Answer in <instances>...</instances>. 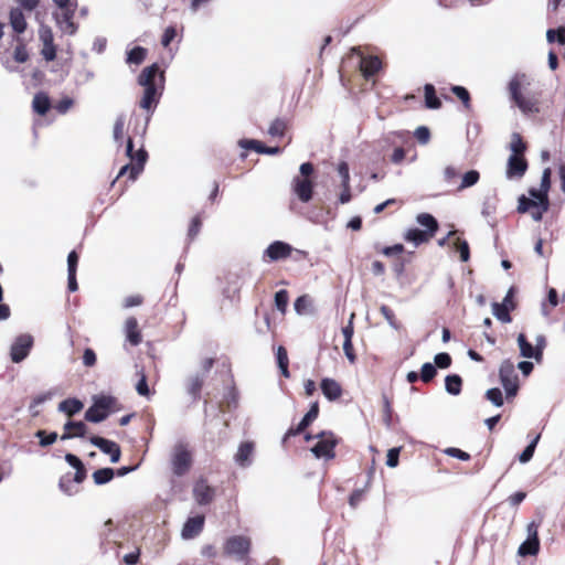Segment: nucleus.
<instances>
[{
    "instance_id": "bb28decb",
    "label": "nucleus",
    "mask_w": 565,
    "mask_h": 565,
    "mask_svg": "<svg viewBox=\"0 0 565 565\" xmlns=\"http://www.w3.org/2000/svg\"><path fill=\"white\" fill-rule=\"evenodd\" d=\"M416 221L419 225L424 226L425 232L429 233L433 237L438 231V222L437 220L429 213H420L416 216Z\"/></svg>"
},
{
    "instance_id": "774afa93",
    "label": "nucleus",
    "mask_w": 565,
    "mask_h": 565,
    "mask_svg": "<svg viewBox=\"0 0 565 565\" xmlns=\"http://www.w3.org/2000/svg\"><path fill=\"white\" fill-rule=\"evenodd\" d=\"M310 301L307 296H300L298 297L294 302V309L298 315H302L307 307L309 306Z\"/></svg>"
},
{
    "instance_id": "a18cd8bd",
    "label": "nucleus",
    "mask_w": 565,
    "mask_h": 565,
    "mask_svg": "<svg viewBox=\"0 0 565 565\" xmlns=\"http://www.w3.org/2000/svg\"><path fill=\"white\" fill-rule=\"evenodd\" d=\"M53 396V393L52 392H45V393H42V394H39L36 396L33 397L30 406H29V411L30 413L33 415V416H36L39 414V411H36L35 408L47 402L49 399H51Z\"/></svg>"
},
{
    "instance_id": "dca6fc26",
    "label": "nucleus",
    "mask_w": 565,
    "mask_h": 565,
    "mask_svg": "<svg viewBox=\"0 0 565 565\" xmlns=\"http://www.w3.org/2000/svg\"><path fill=\"white\" fill-rule=\"evenodd\" d=\"M352 52L360 55V68L366 79L375 75L382 68V62L377 56H363L356 47H353Z\"/></svg>"
},
{
    "instance_id": "864d4df0",
    "label": "nucleus",
    "mask_w": 565,
    "mask_h": 565,
    "mask_svg": "<svg viewBox=\"0 0 565 565\" xmlns=\"http://www.w3.org/2000/svg\"><path fill=\"white\" fill-rule=\"evenodd\" d=\"M436 369H448L451 365V356L449 353L440 352L437 353L434 358Z\"/></svg>"
},
{
    "instance_id": "bf43d9fd",
    "label": "nucleus",
    "mask_w": 565,
    "mask_h": 565,
    "mask_svg": "<svg viewBox=\"0 0 565 565\" xmlns=\"http://www.w3.org/2000/svg\"><path fill=\"white\" fill-rule=\"evenodd\" d=\"M136 391L141 396H149V394H150V390H149V386L147 383V377L142 371L140 372V379L136 384Z\"/></svg>"
},
{
    "instance_id": "4468645a",
    "label": "nucleus",
    "mask_w": 565,
    "mask_h": 565,
    "mask_svg": "<svg viewBox=\"0 0 565 565\" xmlns=\"http://www.w3.org/2000/svg\"><path fill=\"white\" fill-rule=\"evenodd\" d=\"M527 170V161L523 156L511 154L508 159L505 175L508 179H521Z\"/></svg>"
},
{
    "instance_id": "423d86ee",
    "label": "nucleus",
    "mask_w": 565,
    "mask_h": 565,
    "mask_svg": "<svg viewBox=\"0 0 565 565\" xmlns=\"http://www.w3.org/2000/svg\"><path fill=\"white\" fill-rule=\"evenodd\" d=\"M116 399L113 396L100 395L94 398V403L85 412V419L90 423H100L109 415L110 407L115 404Z\"/></svg>"
},
{
    "instance_id": "aec40b11",
    "label": "nucleus",
    "mask_w": 565,
    "mask_h": 565,
    "mask_svg": "<svg viewBox=\"0 0 565 565\" xmlns=\"http://www.w3.org/2000/svg\"><path fill=\"white\" fill-rule=\"evenodd\" d=\"M499 379L503 387L519 384L515 366L509 359L503 360L499 367Z\"/></svg>"
},
{
    "instance_id": "5701e85b",
    "label": "nucleus",
    "mask_w": 565,
    "mask_h": 565,
    "mask_svg": "<svg viewBox=\"0 0 565 565\" xmlns=\"http://www.w3.org/2000/svg\"><path fill=\"white\" fill-rule=\"evenodd\" d=\"M125 331L127 341L136 347L141 342V334L138 329V321L135 317H129L125 322Z\"/></svg>"
},
{
    "instance_id": "f03ea898",
    "label": "nucleus",
    "mask_w": 565,
    "mask_h": 565,
    "mask_svg": "<svg viewBox=\"0 0 565 565\" xmlns=\"http://www.w3.org/2000/svg\"><path fill=\"white\" fill-rule=\"evenodd\" d=\"M531 86V78L525 73L514 74L508 83V93L510 100L525 115H536L541 111V95L540 90H533Z\"/></svg>"
},
{
    "instance_id": "1a4fd4ad",
    "label": "nucleus",
    "mask_w": 565,
    "mask_h": 565,
    "mask_svg": "<svg viewBox=\"0 0 565 565\" xmlns=\"http://www.w3.org/2000/svg\"><path fill=\"white\" fill-rule=\"evenodd\" d=\"M148 160V152L146 151L143 143L141 142L140 148L136 152V163H127L120 168L117 179L128 173V178L131 181H136L139 174L143 171L145 164Z\"/></svg>"
},
{
    "instance_id": "f8f14e48",
    "label": "nucleus",
    "mask_w": 565,
    "mask_h": 565,
    "mask_svg": "<svg viewBox=\"0 0 565 565\" xmlns=\"http://www.w3.org/2000/svg\"><path fill=\"white\" fill-rule=\"evenodd\" d=\"M89 443L97 447L102 452L109 455L111 463L119 461L121 451L117 443L99 436H92L89 438Z\"/></svg>"
},
{
    "instance_id": "4be33fe9",
    "label": "nucleus",
    "mask_w": 565,
    "mask_h": 565,
    "mask_svg": "<svg viewBox=\"0 0 565 565\" xmlns=\"http://www.w3.org/2000/svg\"><path fill=\"white\" fill-rule=\"evenodd\" d=\"M320 387H321L322 394L329 401H335L342 394V388H341L340 384L333 379H329V377L323 379L321 381Z\"/></svg>"
},
{
    "instance_id": "a211bd4d",
    "label": "nucleus",
    "mask_w": 565,
    "mask_h": 565,
    "mask_svg": "<svg viewBox=\"0 0 565 565\" xmlns=\"http://www.w3.org/2000/svg\"><path fill=\"white\" fill-rule=\"evenodd\" d=\"M205 518L204 515H195L188 518L184 522L183 527L181 530V536L184 540H191L198 536L204 526Z\"/></svg>"
},
{
    "instance_id": "6e6552de",
    "label": "nucleus",
    "mask_w": 565,
    "mask_h": 565,
    "mask_svg": "<svg viewBox=\"0 0 565 565\" xmlns=\"http://www.w3.org/2000/svg\"><path fill=\"white\" fill-rule=\"evenodd\" d=\"M77 8V1L66 8H61L60 13H54V20L63 33L74 35L77 32V24L74 22L75 10Z\"/></svg>"
},
{
    "instance_id": "b1692460",
    "label": "nucleus",
    "mask_w": 565,
    "mask_h": 565,
    "mask_svg": "<svg viewBox=\"0 0 565 565\" xmlns=\"http://www.w3.org/2000/svg\"><path fill=\"white\" fill-rule=\"evenodd\" d=\"M518 344L520 348V354L526 359H534L535 361H541V352H536L534 347L527 341L526 337L523 333L518 335Z\"/></svg>"
},
{
    "instance_id": "2eb2a0df",
    "label": "nucleus",
    "mask_w": 565,
    "mask_h": 565,
    "mask_svg": "<svg viewBox=\"0 0 565 565\" xmlns=\"http://www.w3.org/2000/svg\"><path fill=\"white\" fill-rule=\"evenodd\" d=\"M250 542L244 536H232L225 543V552L243 558L249 551Z\"/></svg>"
},
{
    "instance_id": "79ce46f5",
    "label": "nucleus",
    "mask_w": 565,
    "mask_h": 565,
    "mask_svg": "<svg viewBox=\"0 0 565 565\" xmlns=\"http://www.w3.org/2000/svg\"><path fill=\"white\" fill-rule=\"evenodd\" d=\"M480 179V174L477 170H470L466 172L461 179V183L458 186V190H463L475 185Z\"/></svg>"
},
{
    "instance_id": "e433bc0d",
    "label": "nucleus",
    "mask_w": 565,
    "mask_h": 565,
    "mask_svg": "<svg viewBox=\"0 0 565 565\" xmlns=\"http://www.w3.org/2000/svg\"><path fill=\"white\" fill-rule=\"evenodd\" d=\"M126 124V116L124 114H119L116 117L114 129H113V138L114 141L118 145H122V136H124V128Z\"/></svg>"
},
{
    "instance_id": "de8ad7c7",
    "label": "nucleus",
    "mask_w": 565,
    "mask_h": 565,
    "mask_svg": "<svg viewBox=\"0 0 565 565\" xmlns=\"http://www.w3.org/2000/svg\"><path fill=\"white\" fill-rule=\"evenodd\" d=\"M436 374H437L436 366L433 363L427 362V363L423 364L419 375H420V380L424 383H429L430 381L434 380Z\"/></svg>"
},
{
    "instance_id": "7ed1b4c3",
    "label": "nucleus",
    "mask_w": 565,
    "mask_h": 565,
    "mask_svg": "<svg viewBox=\"0 0 565 565\" xmlns=\"http://www.w3.org/2000/svg\"><path fill=\"white\" fill-rule=\"evenodd\" d=\"M215 360L213 358H205L201 361L200 370L188 375L184 380V387L186 394L191 397L192 402H198L201 398V391L204 382L211 372Z\"/></svg>"
},
{
    "instance_id": "58836bf2",
    "label": "nucleus",
    "mask_w": 565,
    "mask_h": 565,
    "mask_svg": "<svg viewBox=\"0 0 565 565\" xmlns=\"http://www.w3.org/2000/svg\"><path fill=\"white\" fill-rule=\"evenodd\" d=\"M510 150L512 154L523 156V152L526 150V145L522 140V137L518 132H513L511 136Z\"/></svg>"
},
{
    "instance_id": "7c9ffc66",
    "label": "nucleus",
    "mask_w": 565,
    "mask_h": 565,
    "mask_svg": "<svg viewBox=\"0 0 565 565\" xmlns=\"http://www.w3.org/2000/svg\"><path fill=\"white\" fill-rule=\"evenodd\" d=\"M462 379L458 374H449L445 379V390L448 394L457 396L461 392Z\"/></svg>"
},
{
    "instance_id": "052dcab7",
    "label": "nucleus",
    "mask_w": 565,
    "mask_h": 565,
    "mask_svg": "<svg viewBox=\"0 0 565 565\" xmlns=\"http://www.w3.org/2000/svg\"><path fill=\"white\" fill-rule=\"evenodd\" d=\"M201 226H202V222H201L200 216H194L191 220V223H190V226H189V231H188L189 239L192 241L199 234V232L201 230Z\"/></svg>"
},
{
    "instance_id": "2f4dec72",
    "label": "nucleus",
    "mask_w": 565,
    "mask_h": 565,
    "mask_svg": "<svg viewBox=\"0 0 565 565\" xmlns=\"http://www.w3.org/2000/svg\"><path fill=\"white\" fill-rule=\"evenodd\" d=\"M425 93V106L429 109H439L441 102L436 95V90L433 84H426L424 86Z\"/></svg>"
},
{
    "instance_id": "473e14b6",
    "label": "nucleus",
    "mask_w": 565,
    "mask_h": 565,
    "mask_svg": "<svg viewBox=\"0 0 565 565\" xmlns=\"http://www.w3.org/2000/svg\"><path fill=\"white\" fill-rule=\"evenodd\" d=\"M497 211V204L494 198H486L482 203L481 215L487 220L490 226H494L493 214Z\"/></svg>"
},
{
    "instance_id": "c756f323",
    "label": "nucleus",
    "mask_w": 565,
    "mask_h": 565,
    "mask_svg": "<svg viewBox=\"0 0 565 565\" xmlns=\"http://www.w3.org/2000/svg\"><path fill=\"white\" fill-rule=\"evenodd\" d=\"M404 237L407 242L413 243L415 246H418L425 242H428L431 238L429 233H427L423 230L416 228V227L409 228L406 232Z\"/></svg>"
},
{
    "instance_id": "13d9d810",
    "label": "nucleus",
    "mask_w": 565,
    "mask_h": 565,
    "mask_svg": "<svg viewBox=\"0 0 565 565\" xmlns=\"http://www.w3.org/2000/svg\"><path fill=\"white\" fill-rule=\"evenodd\" d=\"M401 448L394 447L387 451L386 465L390 468H395L398 465Z\"/></svg>"
},
{
    "instance_id": "20e7f679",
    "label": "nucleus",
    "mask_w": 565,
    "mask_h": 565,
    "mask_svg": "<svg viewBox=\"0 0 565 565\" xmlns=\"http://www.w3.org/2000/svg\"><path fill=\"white\" fill-rule=\"evenodd\" d=\"M192 452L189 444L184 440H178L170 454V465L172 473L175 477L184 476L192 467Z\"/></svg>"
},
{
    "instance_id": "680f3d73",
    "label": "nucleus",
    "mask_w": 565,
    "mask_h": 565,
    "mask_svg": "<svg viewBox=\"0 0 565 565\" xmlns=\"http://www.w3.org/2000/svg\"><path fill=\"white\" fill-rule=\"evenodd\" d=\"M457 249H458L459 255H460V260L463 262V263L468 262L469 258H470V249H469L468 242L465 241V239H458Z\"/></svg>"
},
{
    "instance_id": "603ef678",
    "label": "nucleus",
    "mask_w": 565,
    "mask_h": 565,
    "mask_svg": "<svg viewBox=\"0 0 565 565\" xmlns=\"http://www.w3.org/2000/svg\"><path fill=\"white\" fill-rule=\"evenodd\" d=\"M338 173L341 178V186L348 188V185H350V171L349 164L345 161H341L338 164Z\"/></svg>"
},
{
    "instance_id": "338daca9",
    "label": "nucleus",
    "mask_w": 565,
    "mask_h": 565,
    "mask_svg": "<svg viewBox=\"0 0 565 565\" xmlns=\"http://www.w3.org/2000/svg\"><path fill=\"white\" fill-rule=\"evenodd\" d=\"M97 358L93 349L86 348L83 353V364L87 367H92L96 364Z\"/></svg>"
},
{
    "instance_id": "72a5a7b5",
    "label": "nucleus",
    "mask_w": 565,
    "mask_h": 565,
    "mask_svg": "<svg viewBox=\"0 0 565 565\" xmlns=\"http://www.w3.org/2000/svg\"><path fill=\"white\" fill-rule=\"evenodd\" d=\"M58 488L67 495H74L79 491L78 486L72 480L71 473H66L60 478Z\"/></svg>"
},
{
    "instance_id": "09e8293b",
    "label": "nucleus",
    "mask_w": 565,
    "mask_h": 565,
    "mask_svg": "<svg viewBox=\"0 0 565 565\" xmlns=\"http://www.w3.org/2000/svg\"><path fill=\"white\" fill-rule=\"evenodd\" d=\"M380 311L391 328H393L394 330L401 329V323L396 320L395 315L391 308H388L385 305H382Z\"/></svg>"
},
{
    "instance_id": "4d7b16f0",
    "label": "nucleus",
    "mask_w": 565,
    "mask_h": 565,
    "mask_svg": "<svg viewBox=\"0 0 565 565\" xmlns=\"http://www.w3.org/2000/svg\"><path fill=\"white\" fill-rule=\"evenodd\" d=\"M414 136L419 143L426 145L429 141L430 131L426 126H419L416 128Z\"/></svg>"
},
{
    "instance_id": "cd10ccee",
    "label": "nucleus",
    "mask_w": 565,
    "mask_h": 565,
    "mask_svg": "<svg viewBox=\"0 0 565 565\" xmlns=\"http://www.w3.org/2000/svg\"><path fill=\"white\" fill-rule=\"evenodd\" d=\"M514 309V305L508 306L505 303L493 302L492 313L502 323L511 322L512 318L510 311Z\"/></svg>"
},
{
    "instance_id": "9b49d317",
    "label": "nucleus",
    "mask_w": 565,
    "mask_h": 565,
    "mask_svg": "<svg viewBox=\"0 0 565 565\" xmlns=\"http://www.w3.org/2000/svg\"><path fill=\"white\" fill-rule=\"evenodd\" d=\"M255 444L250 440L243 441L238 445L234 455V462L243 469L249 468L254 462Z\"/></svg>"
},
{
    "instance_id": "3c124183",
    "label": "nucleus",
    "mask_w": 565,
    "mask_h": 565,
    "mask_svg": "<svg viewBox=\"0 0 565 565\" xmlns=\"http://www.w3.org/2000/svg\"><path fill=\"white\" fill-rule=\"evenodd\" d=\"M285 129H286V122L280 118H276L270 124V126L268 128V134L271 137H282L285 134Z\"/></svg>"
},
{
    "instance_id": "4c0bfd02",
    "label": "nucleus",
    "mask_w": 565,
    "mask_h": 565,
    "mask_svg": "<svg viewBox=\"0 0 565 565\" xmlns=\"http://www.w3.org/2000/svg\"><path fill=\"white\" fill-rule=\"evenodd\" d=\"M64 430H71L76 438H83L87 433V425L82 420H68L64 424Z\"/></svg>"
},
{
    "instance_id": "412c9836",
    "label": "nucleus",
    "mask_w": 565,
    "mask_h": 565,
    "mask_svg": "<svg viewBox=\"0 0 565 565\" xmlns=\"http://www.w3.org/2000/svg\"><path fill=\"white\" fill-rule=\"evenodd\" d=\"M238 145L244 149L255 150L256 152L264 154H277L280 152L279 147H266L260 141L255 139H242L239 140Z\"/></svg>"
},
{
    "instance_id": "f704fd0d",
    "label": "nucleus",
    "mask_w": 565,
    "mask_h": 565,
    "mask_svg": "<svg viewBox=\"0 0 565 565\" xmlns=\"http://www.w3.org/2000/svg\"><path fill=\"white\" fill-rule=\"evenodd\" d=\"M147 56V50L142 46H135L127 52L126 62L130 65H140Z\"/></svg>"
},
{
    "instance_id": "9d476101",
    "label": "nucleus",
    "mask_w": 565,
    "mask_h": 565,
    "mask_svg": "<svg viewBox=\"0 0 565 565\" xmlns=\"http://www.w3.org/2000/svg\"><path fill=\"white\" fill-rule=\"evenodd\" d=\"M192 494L199 505H207L214 500L215 488L205 478H200L194 482Z\"/></svg>"
},
{
    "instance_id": "c85d7f7f",
    "label": "nucleus",
    "mask_w": 565,
    "mask_h": 565,
    "mask_svg": "<svg viewBox=\"0 0 565 565\" xmlns=\"http://www.w3.org/2000/svg\"><path fill=\"white\" fill-rule=\"evenodd\" d=\"M32 107L39 115H45L51 107V100L45 93H36L33 97Z\"/></svg>"
},
{
    "instance_id": "37998d69",
    "label": "nucleus",
    "mask_w": 565,
    "mask_h": 565,
    "mask_svg": "<svg viewBox=\"0 0 565 565\" xmlns=\"http://www.w3.org/2000/svg\"><path fill=\"white\" fill-rule=\"evenodd\" d=\"M486 398L495 407H501L504 404V398L499 387L489 388L486 392Z\"/></svg>"
},
{
    "instance_id": "6e6d98bb",
    "label": "nucleus",
    "mask_w": 565,
    "mask_h": 565,
    "mask_svg": "<svg viewBox=\"0 0 565 565\" xmlns=\"http://www.w3.org/2000/svg\"><path fill=\"white\" fill-rule=\"evenodd\" d=\"M39 36L43 45L54 44V36L51 28L42 25L39 30Z\"/></svg>"
},
{
    "instance_id": "f257e3e1",
    "label": "nucleus",
    "mask_w": 565,
    "mask_h": 565,
    "mask_svg": "<svg viewBox=\"0 0 565 565\" xmlns=\"http://www.w3.org/2000/svg\"><path fill=\"white\" fill-rule=\"evenodd\" d=\"M164 72L160 70L157 63L145 67L137 78L138 84L145 88L139 106L147 111V116L142 125H135L132 134L134 136H139L141 141L146 136L151 116L159 104L164 88Z\"/></svg>"
},
{
    "instance_id": "49530a36",
    "label": "nucleus",
    "mask_w": 565,
    "mask_h": 565,
    "mask_svg": "<svg viewBox=\"0 0 565 565\" xmlns=\"http://www.w3.org/2000/svg\"><path fill=\"white\" fill-rule=\"evenodd\" d=\"M35 437L39 438V444L41 447H47L56 441L57 434L55 431L47 434L45 430H38L35 433Z\"/></svg>"
},
{
    "instance_id": "c9c22d12",
    "label": "nucleus",
    "mask_w": 565,
    "mask_h": 565,
    "mask_svg": "<svg viewBox=\"0 0 565 565\" xmlns=\"http://www.w3.org/2000/svg\"><path fill=\"white\" fill-rule=\"evenodd\" d=\"M114 476H115V471L113 468H102V469L94 471L93 479H94L95 484L103 486V484L110 482L113 480Z\"/></svg>"
},
{
    "instance_id": "393cba45",
    "label": "nucleus",
    "mask_w": 565,
    "mask_h": 565,
    "mask_svg": "<svg viewBox=\"0 0 565 565\" xmlns=\"http://www.w3.org/2000/svg\"><path fill=\"white\" fill-rule=\"evenodd\" d=\"M10 24L14 32L21 34L26 29V21L20 8H12L9 14Z\"/></svg>"
},
{
    "instance_id": "39448f33",
    "label": "nucleus",
    "mask_w": 565,
    "mask_h": 565,
    "mask_svg": "<svg viewBox=\"0 0 565 565\" xmlns=\"http://www.w3.org/2000/svg\"><path fill=\"white\" fill-rule=\"evenodd\" d=\"M318 441L311 448V452L317 459L330 460L335 457L334 448L339 443V439L332 431H321L316 435Z\"/></svg>"
},
{
    "instance_id": "a878e982",
    "label": "nucleus",
    "mask_w": 565,
    "mask_h": 565,
    "mask_svg": "<svg viewBox=\"0 0 565 565\" xmlns=\"http://www.w3.org/2000/svg\"><path fill=\"white\" fill-rule=\"evenodd\" d=\"M84 407V404L75 397L66 398L58 404V411L67 416H73L79 413Z\"/></svg>"
},
{
    "instance_id": "8fccbe9b",
    "label": "nucleus",
    "mask_w": 565,
    "mask_h": 565,
    "mask_svg": "<svg viewBox=\"0 0 565 565\" xmlns=\"http://www.w3.org/2000/svg\"><path fill=\"white\" fill-rule=\"evenodd\" d=\"M451 92L462 102L466 109L470 108V94L466 87L455 85L451 86Z\"/></svg>"
},
{
    "instance_id": "c03bdc74",
    "label": "nucleus",
    "mask_w": 565,
    "mask_h": 565,
    "mask_svg": "<svg viewBox=\"0 0 565 565\" xmlns=\"http://www.w3.org/2000/svg\"><path fill=\"white\" fill-rule=\"evenodd\" d=\"M288 301H289V295H288L287 290L280 289L275 294V306H276L277 310L280 311L281 313L286 312Z\"/></svg>"
},
{
    "instance_id": "0e129e2a",
    "label": "nucleus",
    "mask_w": 565,
    "mask_h": 565,
    "mask_svg": "<svg viewBox=\"0 0 565 565\" xmlns=\"http://www.w3.org/2000/svg\"><path fill=\"white\" fill-rule=\"evenodd\" d=\"M533 207V200L526 198L525 195H521L518 199V212L519 213H526Z\"/></svg>"
},
{
    "instance_id": "a19ab883",
    "label": "nucleus",
    "mask_w": 565,
    "mask_h": 565,
    "mask_svg": "<svg viewBox=\"0 0 565 565\" xmlns=\"http://www.w3.org/2000/svg\"><path fill=\"white\" fill-rule=\"evenodd\" d=\"M540 435L535 436L533 440L524 448V450L519 455V461L521 463L529 462L534 455L535 448L537 446V443L540 440Z\"/></svg>"
},
{
    "instance_id": "0eeeda50",
    "label": "nucleus",
    "mask_w": 565,
    "mask_h": 565,
    "mask_svg": "<svg viewBox=\"0 0 565 565\" xmlns=\"http://www.w3.org/2000/svg\"><path fill=\"white\" fill-rule=\"evenodd\" d=\"M34 345V338L30 333H21L17 335L9 350L10 359L13 363L23 362L30 354Z\"/></svg>"
},
{
    "instance_id": "69168bd1",
    "label": "nucleus",
    "mask_w": 565,
    "mask_h": 565,
    "mask_svg": "<svg viewBox=\"0 0 565 565\" xmlns=\"http://www.w3.org/2000/svg\"><path fill=\"white\" fill-rule=\"evenodd\" d=\"M551 175H552L551 168H545L543 170V173L541 177V183H540V189L543 190V192L548 193V191L551 189Z\"/></svg>"
},
{
    "instance_id": "ddd939ff",
    "label": "nucleus",
    "mask_w": 565,
    "mask_h": 565,
    "mask_svg": "<svg viewBox=\"0 0 565 565\" xmlns=\"http://www.w3.org/2000/svg\"><path fill=\"white\" fill-rule=\"evenodd\" d=\"M291 188L301 202L307 203L312 199L313 183L310 179L296 175L292 179Z\"/></svg>"
},
{
    "instance_id": "ea45409f",
    "label": "nucleus",
    "mask_w": 565,
    "mask_h": 565,
    "mask_svg": "<svg viewBox=\"0 0 565 565\" xmlns=\"http://www.w3.org/2000/svg\"><path fill=\"white\" fill-rule=\"evenodd\" d=\"M319 415V405L317 402L312 403L309 411L299 422L300 429H306Z\"/></svg>"
},
{
    "instance_id": "5fc2aeb1",
    "label": "nucleus",
    "mask_w": 565,
    "mask_h": 565,
    "mask_svg": "<svg viewBox=\"0 0 565 565\" xmlns=\"http://www.w3.org/2000/svg\"><path fill=\"white\" fill-rule=\"evenodd\" d=\"M13 58L18 63H25L29 60V53L23 43H20L15 46Z\"/></svg>"
},
{
    "instance_id": "f3484780",
    "label": "nucleus",
    "mask_w": 565,
    "mask_h": 565,
    "mask_svg": "<svg viewBox=\"0 0 565 565\" xmlns=\"http://www.w3.org/2000/svg\"><path fill=\"white\" fill-rule=\"evenodd\" d=\"M291 252V245L282 241H275L265 249L264 256L268 257L271 262H277L289 257Z\"/></svg>"
},
{
    "instance_id": "6ab92c4d",
    "label": "nucleus",
    "mask_w": 565,
    "mask_h": 565,
    "mask_svg": "<svg viewBox=\"0 0 565 565\" xmlns=\"http://www.w3.org/2000/svg\"><path fill=\"white\" fill-rule=\"evenodd\" d=\"M527 535L530 548H525L526 543H522L519 547V554L522 556L535 555L539 552L540 541L537 534V524L535 522H531L527 525Z\"/></svg>"
},
{
    "instance_id": "e2e57ef3",
    "label": "nucleus",
    "mask_w": 565,
    "mask_h": 565,
    "mask_svg": "<svg viewBox=\"0 0 565 565\" xmlns=\"http://www.w3.org/2000/svg\"><path fill=\"white\" fill-rule=\"evenodd\" d=\"M445 454L449 457L457 458L462 461H467L470 459V455L459 448L449 447L445 450Z\"/></svg>"
}]
</instances>
